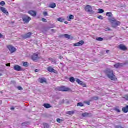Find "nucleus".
<instances>
[{
	"instance_id": "5fc2aeb1",
	"label": "nucleus",
	"mask_w": 128,
	"mask_h": 128,
	"mask_svg": "<svg viewBox=\"0 0 128 128\" xmlns=\"http://www.w3.org/2000/svg\"><path fill=\"white\" fill-rule=\"evenodd\" d=\"M64 24H68V22H64Z\"/></svg>"
},
{
	"instance_id": "39448f33",
	"label": "nucleus",
	"mask_w": 128,
	"mask_h": 128,
	"mask_svg": "<svg viewBox=\"0 0 128 128\" xmlns=\"http://www.w3.org/2000/svg\"><path fill=\"white\" fill-rule=\"evenodd\" d=\"M22 20L24 24H28L30 20H32V18L28 16H24L22 18Z\"/></svg>"
},
{
	"instance_id": "20e7f679",
	"label": "nucleus",
	"mask_w": 128,
	"mask_h": 128,
	"mask_svg": "<svg viewBox=\"0 0 128 128\" xmlns=\"http://www.w3.org/2000/svg\"><path fill=\"white\" fill-rule=\"evenodd\" d=\"M56 90H58V92H70V89L69 88H66V86H61V87H58V88H56Z\"/></svg>"
},
{
	"instance_id": "37998d69",
	"label": "nucleus",
	"mask_w": 128,
	"mask_h": 128,
	"mask_svg": "<svg viewBox=\"0 0 128 128\" xmlns=\"http://www.w3.org/2000/svg\"><path fill=\"white\" fill-rule=\"evenodd\" d=\"M116 128H124V127H122V126H116L115 127Z\"/></svg>"
},
{
	"instance_id": "0eeeda50",
	"label": "nucleus",
	"mask_w": 128,
	"mask_h": 128,
	"mask_svg": "<svg viewBox=\"0 0 128 128\" xmlns=\"http://www.w3.org/2000/svg\"><path fill=\"white\" fill-rule=\"evenodd\" d=\"M40 58L38 54H34L32 56V60H34V62H36V60H40Z\"/></svg>"
},
{
	"instance_id": "f03ea898",
	"label": "nucleus",
	"mask_w": 128,
	"mask_h": 128,
	"mask_svg": "<svg viewBox=\"0 0 128 128\" xmlns=\"http://www.w3.org/2000/svg\"><path fill=\"white\" fill-rule=\"evenodd\" d=\"M108 20H109L110 22L112 24V28H116L118 26H120V21H118L114 18H108Z\"/></svg>"
},
{
	"instance_id": "ddd939ff",
	"label": "nucleus",
	"mask_w": 128,
	"mask_h": 128,
	"mask_svg": "<svg viewBox=\"0 0 128 128\" xmlns=\"http://www.w3.org/2000/svg\"><path fill=\"white\" fill-rule=\"evenodd\" d=\"M84 44V40H81L78 43L74 44V46H82Z\"/></svg>"
},
{
	"instance_id": "f3484780",
	"label": "nucleus",
	"mask_w": 128,
	"mask_h": 128,
	"mask_svg": "<svg viewBox=\"0 0 128 128\" xmlns=\"http://www.w3.org/2000/svg\"><path fill=\"white\" fill-rule=\"evenodd\" d=\"M122 111L124 114H128V106H126V107H124L122 108Z\"/></svg>"
},
{
	"instance_id": "13d9d810",
	"label": "nucleus",
	"mask_w": 128,
	"mask_h": 128,
	"mask_svg": "<svg viewBox=\"0 0 128 128\" xmlns=\"http://www.w3.org/2000/svg\"><path fill=\"white\" fill-rule=\"evenodd\" d=\"M88 104L90 105V103H88Z\"/></svg>"
},
{
	"instance_id": "a878e982",
	"label": "nucleus",
	"mask_w": 128,
	"mask_h": 128,
	"mask_svg": "<svg viewBox=\"0 0 128 128\" xmlns=\"http://www.w3.org/2000/svg\"><path fill=\"white\" fill-rule=\"evenodd\" d=\"M74 16L73 15H70L69 18L68 19V22H70L72 20H74Z\"/></svg>"
},
{
	"instance_id": "6ab92c4d",
	"label": "nucleus",
	"mask_w": 128,
	"mask_h": 128,
	"mask_svg": "<svg viewBox=\"0 0 128 128\" xmlns=\"http://www.w3.org/2000/svg\"><path fill=\"white\" fill-rule=\"evenodd\" d=\"M43 106H44L45 108H47V109L50 108H52V106H50V104H44Z\"/></svg>"
},
{
	"instance_id": "e433bc0d",
	"label": "nucleus",
	"mask_w": 128,
	"mask_h": 128,
	"mask_svg": "<svg viewBox=\"0 0 128 128\" xmlns=\"http://www.w3.org/2000/svg\"><path fill=\"white\" fill-rule=\"evenodd\" d=\"M98 18L99 20H104V17L102 16H98Z\"/></svg>"
},
{
	"instance_id": "ea45409f",
	"label": "nucleus",
	"mask_w": 128,
	"mask_h": 128,
	"mask_svg": "<svg viewBox=\"0 0 128 128\" xmlns=\"http://www.w3.org/2000/svg\"><path fill=\"white\" fill-rule=\"evenodd\" d=\"M124 98L126 100H128V94L126 95L124 97Z\"/></svg>"
},
{
	"instance_id": "1a4fd4ad",
	"label": "nucleus",
	"mask_w": 128,
	"mask_h": 128,
	"mask_svg": "<svg viewBox=\"0 0 128 128\" xmlns=\"http://www.w3.org/2000/svg\"><path fill=\"white\" fill-rule=\"evenodd\" d=\"M32 34V33L28 32V34H25L24 36H22V38H24V40H26V38H30Z\"/></svg>"
},
{
	"instance_id": "58836bf2",
	"label": "nucleus",
	"mask_w": 128,
	"mask_h": 128,
	"mask_svg": "<svg viewBox=\"0 0 128 128\" xmlns=\"http://www.w3.org/2000/svg\"><path fill=\"white\" fill-rule=\"evenodd\" d=\"M42 22H47L48 20H46V18H42Z\"/></svg>"
},
{
	"instance_id": "a211bd4d",
	"label": "nucleus",
	"mask_w": 128,
	"mask_h": 128,
	"mask_svg": "<svg viewBox=\"0 0 128 128\" xmlns=\"http://www.w3.org/2000/svg\"><path fill=\"white\" fill-rule=\"evenodd\" d=\"M40 84H46V78H40Z\"/></svg>"
},
{
	"instance_id": "a19ab883",
	"label": "nucleus",
	"mask_w": 128,
	"mask_h": 128,
	"mask_svg": "<svg viewBox=\"0 0 128 128\" xmlns=\"http://www.w3.org/2000/svg\"><path fill=\"white\" fill-rule=\"evenodd\" d=\"M18 88L19 90H24L21 86H18Z\"/></svg>"
},
{
	"instance_id": "412c9836",
	"label": "nucleus",
	"mask_w": 128,
	"mask_h": 128,
	"mask_svg": "<svg viewBox=\"0 0 128 128\" xmlns=\"http://www.w3.org/2000/svg\"><path fill=\"white\" fill-rule=\"evenodd\" d=\"M122 66L120 63H118L114 64V66L116 68H118Z\"/></svg>"
},
{
	"instance_id": "6e6552de",
	"label": "nucleus",
	"mask_w": 128,
	"mask_h": 128,
	"mask_svg": "<svg viewBox=\"0 0 128 128\" xmlns=\"http://www.w3.org/2000/svg\"><path fill=\"white\" fill-rule=\"evenodd\" d=\"M118 48H120L121 50H123V52H126V50H128V48L122 44H120L118 46Z\"/></svg>"
},
{
	"instance_id": "72a5a7b5",
	"label": "nucleus",
	"mask_w": 128,
	"mask_h": 128,
	"mask_svg": "<svg viewBox=\"0 0 128 128\" xmlns=\"http://www.w3.org/2000/svg\"><path fill=\"white\" fill-rule=\"evenodd\" d=\"M96 40H98V42H102V40H104V38H97Z\"/></svg>"
},
{
	"instance_id": "6e6d98bb",
	"label": "nucleus",
	"mask_w": 128,
	"mask_h": 128,
	"mask_svg": "<svg viewBox=\"0 0 128 128\" xmlns=\"http://www.w3.org/2000/svg\"><path fill=\"white\" fill-rule=\"evenodd\" d=\"M11 110H14V108H11Z\"/></svg>"
},
{
	"instance_id": "864d4df0",
	"label": "nucleus",
	"mask_w": 128,
	"mask_h": 128,
	"mask_svg": "<svg viewBox=\"0 0 128 128\" xmlns=\"http://www.w3.org/2000/svg\"><path fill=\"white\" fill-rule=\"evenodd\" d=\"M106 54H108V53L110 52V50H107L106 51Z\"/></svg>"
},
{
	"instance_id": "2f4dec72",
	"label": "nucleus",
	"mask_w": 128,
	"mask_h": 128,
	"mask_svg": "<svg viewBox=\"0 0 128 128\" xmlns=\"http://www.w3.org/2000/svg\"><path fill=\"white\" fill-rule=\"evenodd\" d=\"M104 10L102 9H99L98 14H104Z\"/></svg>"
},
{
	"instance_id": "7ed1b4c3",
	"label": "nucleus",
	"mask_w": 128,
	"mask_h": 128,
	"mask_svg": "<svg viewBox=\"0 0 128 128\" xmlns=\"http://www.w3.org/2000/svg\"><path fill=\"white\" fill-rule=\"evenodd\" d=\"M84 10L86 12H90V14H94V12L92 10V7L90 5L86 6Z\"/></svg>"
},
{
	"instance_id": "9b49d317",
	"label": "nucleus",
	"mask_w": 128,
	"mask_h": 128,
	"mask_svg": "<svg viewBox=\"0 0 128 128\" xmlns=\"http://www.w3.org/2000/svg\"><path fill=\"white\" fill-rule=\"evenodd\" d=\"M47 70L48 72H54V74H58V71L54 70V68H52V66L48 67Z\"/></svg>"
},
{
	"instance_id": "c9c22d12",
	"label": "nucleus",
	"mask_w": 128,
	"mask_h": 128,
	"mask_svg": "<svg viewBox=\"0 0 128 128\" xmlns=\"http://www.w3.org/2000/svg\"><path fill=\"white\" fill-rule=\"evenodd\" d=\"M0 6H6V2H2L0 3Z\"/></svg>"
},
{
	"instance_id": "2eb2a0df",
	"label": "nucleus",
	"mask_w": 128,
	"mask_h": 128,
	"mask_svg": "<svg viewBox=\"0 0 128 128\" xmlns=\"http://www.w3.org/2000/svg\"><path fill=\"white\" fill-rule=\"evenodd\" d=\"M82 116L83 118H90V116H92V114L85 112L82 114Z\"/></svg>"
},
{
	"instance_id": "de8ad7c7",
	"label": "nucleus",
	"mask_w": 128,
	"mask_h": 128,
	"mask_svg": "<svg viewBox=\"0 0 128 128\" xmlns=\"http://www.w3.org/2000/svg\"><path fill=\"white\" fill-rule=\"evenodd\" d=\"M4 36V35H2V34H0V38H2Z\"/></svg>"
},
{
	"instance_id": "c03bdc74",
	"label": "nucleus",
	"mask_w": 128,
	"mask_h": 128,
	"mask_svg": "<svg viewBox=\"0 0 128 128\" xmlns=\"http://www.w3.org/2000/svg\"><path fill=\"white\" fill-rule=\"evenodd\" d=\"M44 16H48V12H44Z\"/></svg>"
},
{
	"instance_id": "f704fd0d",
	"label": "nucleus",
	"mask_w": 128,
	"mask_h": 128,
	"mask_svg": "<svg viewBox=\"0 0 128 128\" xmlns=\"http://www.w3.org/2000/svg\"><path fill=\"white\" fill-rule=\"evenodd\" d=\"M43 126L44 128H48V124L44 123Z\"/></svg>"
},
{
	"instance_id": "5701e85b",
	"label": "nucleus",
	"mask_w": 128,
	"mask_h": 128,
	"mask_svg": "<svg viewBox=\"0 0 128 128\" xmlns=\"http://www.w3.org/2000/svg\"><path fill=\"white\" fill-rule=\"evenodd\" d=\"M57 20L58 22H64L65 20L64 18H58L57 19Z\"/></svg>"
},
{
	"instance_id": "cd10ccee",
	"label": "nucleus",
	"mask_w": 128,
	"mask_h": 128,
	"mask_svg": "<svg viewBox=\"0 0 128 128\" xmlns=\"http://www.w3.org/2000/svg\"><path fill=\"white\" fill-rule=\"evenodd\" d=\"M70 82L74 83V82H76V79H74V77H71L70 78Z\"/></svg>"
},
{
	"instance_id": "393cba45",
	"label": "nucleus",
	"mask_w": 128,
	"mask_h": 128,
	"mask_svg": "<svg viewBox=\"0 0 128 128\" xmlns=\"http://www.w3.org/2000/svg\"><path fill=\"white\" fill-rule=\"evenodd\" d=\"M106 16L109 18H112V13L110 12H108L106 13Z\"/></svg>"
},
{
	"instance_id": "473e14b6",
	"label": "nucleus",
	"mask_w": 128,
	"mask_h": 128,
	"mask_svg": "<svg viewBox=\"0 0 128 128\" xmlns=\"http://www.w3.org/2000/svg\"><path fill=\"white\" fill-rule=\"evenodd\" d=\"M64 36L66 38H68V40H70V36L68 34H65L64 35Z\"/></svg>"
},
{
	"instance_id": "c756f323",
	"label": "nucleus",
	"mask_w": 128,
	"mask_h": 128,
	"mask_svg": "<svg viewBox=\"0 0 128 128\" xmlns=\"http://www.w3.org/2000/svg\"><path fill=\"white\" fill-rule=\"evenodd\" d=\"M99 98L98 96H94L92 98V100H98Z\"/></svg>"
},
{
	"instance_id": "4c0bfd02",
	"label": "nucleus",
	"mask_w": 128,
	"mask_h": 128,
	"mask_svg": "<svg viewBox=\"0 0 128 128\" xmlns=\"http://www.w3.org/2000/svg\"><path fill=\"white\" fill-rule=\"evenodd\" d=\"M2 74H4V70H0V76H2Z\"/></svg>"
},
{
	"instance_id": "f257e3e1",
	"label": "nucleus",
	"mask_w": 128,
	"mask_h": 128,
	"mask_svg": "<svg viewBox=\"0 0 128 128\" xmlns=\"http://www.w3.org/2000/svg\"><path fill=\"white\" fill-rule=\"evenodd\" d=\"M104 73L106 74L108 78L111 80H114V82L116 80H118V78L114 74V70L110 69H107L104 71Z\"/></svg>"
},
{
	"instance_id": "4d7b16f0",
	"label": "nucleus",
	"mask_w": 128,
	"mask_h": 128,
	"mask_svg": "<svg viewBox=\"0 0 128 128\" xmlns=\"http://www.w3.org/2000/svg\"><path fill=\"white\" fill-rule=\"evenodd\" d=\"M53 28H56V26H54Z\"/></svg>"
},
{
	"instance_id": "423d86ee",
	"label": "nucleus",
	"mask_w": 128,
	"mask_h": 128,
	"mask_svg": "<svg viewBox=\"0 0 128 128\" xmlns=\"http://www.w3.org/2000/svg\"><path fill=\"white\" fill-rule=\"evenodd\" d=\"M7 48L9 50L11 54H14L16 52V48L12 45L7 46Z\"/></svg>"
},
{
	"instance_id": "09e8293b",
	"label": "nucleus",
	"mask_w": 128,
	"mask_h": 128,
	"mask_svg": "<svg viewBox=\"0 0 128 128\" xmlns=\"http://www.w3.org/2000/svg\"><path fill=\"white\" fill-rule=\"evenodd\" d=\"M59 58L60 60H62V58H64V57L62 56H60Z\"/></svg>"
},
{
	"instance_id": "c85d7f7f",
	"label": "nucleus",
	"mask_w": 128,
	"mask_h": 128,
	"mask_svg": "<svg viewBox=\"0 0 128 128\" xmlns=\"http://www.w3.org/2000/svg\"><path fill=\"white\" fill-rule=\"evenodd\" d=\"M23 66L25 68H28V62H23Z\"/></svg>"
},
{
	"instance_id": "603ef678",
	"label": "nucleus",
	"mask_w": 128,
	"mask_h": 128,
	"mask_svg": "<svg viewBox=\"0 0 128 128\" xmlns=\"http://www.w3.org/2000/svg\"><path fill=\"white\" fill-rule=\"evenodd\" d=\"M39 72L38 70H35V72Z\"/></svg>"
},
{
	"instance_id": "a18cd8bd",
	"label": "nucleus",
	"mask_w": 128,
	"mask_h": 128,
	"mask_svg": "<svg viewBox=\"0 0 128 128\" xmlns=\"http://www.w3.org/2000/svg\"><path fill=\"white\" fill-rule=\"evenodd\" d=\"M26 124H28L27 122H24L22 124V126H26Z\"/></svg>"
},
{
	"instance_id": "8fccbe9b",
	"label": "nucleus",
	"mask_w": 128,
	"mask_h": 128,
	"mask_svg": "<svg viewBox=\"0 0 128 128\" xmlns=\"http://www.w3.org/2000/svg\"><path fill=\"white\" fill-rule=\"evenodd\" d=\"M6 66H10V64H6Z\"/></svg>"
},
{
	"instance_id": "4468645a",
	"label": "nucleus",
	"mask_w": 128,
	"mask_h": 128,
	"mask_svg": "<svg viewBox=\"0 0 128 128\" xmlns=\"http://www.w3.org/2000/svg\"><path fill=\"white\" fill-rule=\"evenodd\" d=\"M28 14H30V16H32L33 17H36V12L34 11V10H30L28 12Z\"/></svg>"
},
{
	"instance_id": "4be33fe9",
	"label": "nucleus",
	"mask_w": 128,
	"mask_h": 128,
	"mask_svg": "<svg viewBox=\"0 0 128 128\" xmlns=\"http://www.w3.org/2000/svg\"><path fill=\"white\" fill-rule=\"evenodd\" d=\"M66 114L69 116H72V114H74V111H68Z\"/></svg>"
},
{
	"instance_id": "7c9ffc66",
	"label": "nucleus",
	"mask_w": 128,
	"mask_h": 128,
	"mask_svg": "<svg viewBox=\"0 0 128 128\" xmlns=\"http://www.w3.org/2000/svg\"><path fill=\"white\" fill-rule=\"evenodd\" d=\"M49 60H51L52 64H56V62L54 59L49 58Z\"/></svg>"
},
{
	"instance_id": "aec40b11",
	"label": "nucleus",
	"mask_w": 128,
	"mask_h": 128,
	"mask_svg": "<svg viewBox=\"0 0 128 128\" xmlns=\"http://www.w3.org/2000/svg\"><path fill=\"white\" fill-rule=\"evenodd\" d=\"M49 8H56V4L55 3H52L50 4Z\"/></svg>"
},
{
	"instance_id": "79ce46f5",
	"label": "nucleus",
	"mask_w": 128,
	"mask_h": 128,
	"mask_svg": "<svg viewBox=\"0 0 128 128\" xmlns=\"http://www.w3.org/2000/svg\"><path fill=\"white\" fill-rule=\"evenodd\" d=\"M56 120H57V122H59L60 124V122H62V120L60 118H58Z\"/></svg>"
},
{
	"instance_id": "bb28decb",
	"label": "nucleus",
	"mask_w": 128,
	"mask_h": 128,
	"mask_svg": "<svg viewBox=\"0 0 128 128\" xmlns=\"http://www.w3.org/2000/svg\"><path fill=\"white\" fill-rule=\"evenodd\" d=\"M77 106H80V108H82L84 106V104L82 102H79L77 104Z\"/></svg>"
},
{
	"instance_id": "dca6fc26",
	"label": "nucleus",
	"mask_w": 128,
	"mask_h": 128,
	"mask_svg": "<svg viewBox=\"0 0 128 128\" xmlns=\"http://www.w3.org/2000/svg\"><path fill=\"white\" fill-rule=\"evenodd\" d=\"M14 70L16 72H21V70H22V67L18 65L15 66H14Z\"/></svg>"
},
{
	"instance_id": "49530a36",
	"label": "nucleus",
	"mask_w": 128,
	"mask_h": 128,
	"mask_svg": "<svg viewBox=\"0 0 128 128\" xmlns=\"http://www.w3.org/2000/svg\"><path fill=\"white\" fill-rule=\"evenodd\" d=\"M110 30H112V29H110V28H107V30H106V32H108V31L110 32Z\"/></svg>"
},
{
	"instance_id": "3c124183",
	"label": "nucleus",
	"mask_w": 128,
	"mask_h": 128,
	"mask_svg": "<svg viewBox=\"0 0 128 128\" xmlns=\"http://www.w3.org/2000/svg\"><path fill=\"white\" fill-rule=\"evenodd\" d=\"M52 32H56V30H51Z\"/></svg>"
},
{
	"instance_id": "b1692460",
	"label": "nucleus",
	"mask_w": 128,
	"mask_h": 128,
	"mask_svg": "<svg viewBox=\"0 0 128 128\" xmlns=\"http://www.w3.org/2000/svg\"><path fill=\"white\" fill-rule=\"evenodd\" d=\"M114 110L118 113H120V107L118 106L115 108Z\"/></svg>"
},
{
	"instance_id": "9d476101",
	"label": "nucleus",
	"mask_w": 128,
	"mask_h": 128,
	"mask_svg": "<svg viewBox=\"0 0 128 128\" xmlns=\"http://www.w3.org/2000/svg\"><path fill=\"white\" fill-rule=\"evenodd\" d=\"M76 82L80 86H82L83 88H86V84L83 83L80 79H77L76 80Z\"/></svg>"
},
{
	"instance_id": "f8f14e48",
	"label": "nucleus",
	"mask_w": 128,
	"mask_h": 128,
	"mask_svg": "<svg viewBox=\"0 0 128 128\" xmlns=\"http://www.w3.org/2000/svg\"><path fill=\"white\" fill-rule=\"evenodd\" d=\"M0 10L3 12V14H6V16H8V12L6 10V9L4 7H0Z\"/></svg>"
}]
</instances>
